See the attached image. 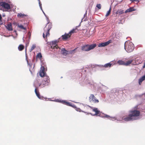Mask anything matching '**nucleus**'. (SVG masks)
Masks as SVG:
<instances>
[{
    "instance_id": "obj_17",
    "label": "nucleus",
    "mask_w": 145,
    "mask_h": 145,
    "mask_svg": "<svg viewBox=\"0 0 145 145\" xmlns=\"http://www.w3.org/2000/svg\"><path fill=\"white\" fill-rule=\"evenodd\" d=\"M89 51L93 49L96 46V44H88Z\"/></svg>"
},
{
    "instance_id": "obj_28",
    "label": "nucleus",
    "mask_w": 145,
    "mask_h": 145,
    "mask_svg": "<svg viewBox=\"0 0 145 145\" xmlns=\"http://www.w3.org/2000/svg\"><path fill=\"white\" fill-rule=\"evenodd\" d=\"M36 47V45L35 44H33L32 45L29 51L30 52H31Z\"/></svg>"
},
{
    "instance_id": "obj_49",
    "label": "nucleus",
    "mask_w": 145,
    "mask_h": 145,
    "mask_svg": "<svg viewBox=\"0 0 145 145\" xmlns=\"http://www.w3.org/2000/svg\"><path fill=\"white\" fill-rule=\"evenodd\" d=\"M12 36L14 38V37L13 36Z\"/></svg>"
},
{
    "instance_id": "obj_22",
    "label": "nucleus",
    "mask_w": 145,
    "mask_h": 145,
    "mask_svg": "<svg viewBox=\"0 0 145 145\" xmlns=\"http://www.w3.org/2000/svg\"><path fill=\"white\" fill-rule=\"evenodd\" d=\"M133 61V59H131L127 61L126 63H125V65L126 66H128Z\"/></svg>"
},
{
    "instance_id": "obj_19",
    "label": "nucleus",
    "mask_w": 145,
    "mask_h": 145,
    "mask_svg": "<svg viewBox=\"0 0 145 145\" xmlns=\"http://www.w3.org/2000/svg\"><path fill=\"white\" fill-rule=\"evenodd\" d=\"M70 37V35H69V34L65 33L64 35H62L61 36L63 40H66L67 39L68 37Z\"/></svg>"
},
{
    "instance_id": "obj_15",
    "label": "nucleus",
    "mask_w": 145,
    "mask_h": 145,
    "mask_svg": "<svg viewBox=\"0 0 145 145\" xmlns=\"http://www.w3.org/2000/svg\"><path fill=\"white\" fill-rule=\"evenodd\" d=\"M38 1H39V6L40 7V8L41 9V10H42V12H43V13L44 14V16H46V19L47 20V21L48 22H49V19L48 18V17L45 14V13L42 10V4L40 3V0H38Z\"/></svg>"
},
{
    "instance_id": "obj_40",
    "label": "nucleus",
    "mask_w": 145,
    "mask_h": 145,
    "mask_svg": "<svg viewBox=\"0 0 145 145\" xmlns=\"http://www.w3.org/2000/svg\"><path fill=\"white\" fill-rule=\"evenodd\" d=\"M123 13V11H121L119 12V13L120 14H122Z\"/></svg>"
},
{
    "instance_id": "obj_47",
    "label": "nucleus",
    "mask_w": 145,
    "mask_h": 145,
    "mask_svg": "<svg viewBox=\"0 0 145 145\" xmlns=\"http://www.w3.org/2000/svg\"><path fill=\"white\" fill-rule=\"evenodd\" d=\"M1 18H2V17H1V15L0 14V20H1Z\"/></svg>"
},
{
    "instance_id": "obj_26",
    "label": "nucleus",
    "mask_w": 145,
    "mask_h": 145,
    "mask_svg": "<svg viewBox=\"0 0 145 145\" xmlns=\"http://www.w3.org/2000/svg\"><path fill=\"white\" fill-rule=\"evenodd\" d=\"M74 105L75 106V107H73L74 108H76L75 109L77 111H78L80 112H84L85 113H86V112H85L82 110L80 108H76V106L75 105Z\"/></svg>"
},
{
    "instance_id": "obj_8",
    "label": "nucleus",
    "mask_w": 145,
    "mask_h": 145,
    "mask_svg": "<svg viewBox=\"0 0 145 145\" xmlns=\"http://www.w3.org/2000/svg\"><path fill=\"white\" fill-rule=\"evenodd\" d=\"M104 118H106L112 120V121H114L115 120H116L118 121H119V122H121L122 120H121L115 117H110L109 115H108L106 114H105L104 116L103 117Z\"/></svg>"
},
{
    "instance_id": "obj_18",
    "label": "nucleus",
    "mask_w": 145,
    "mask_h": 145,
    "mask_svg": "<svg viewBox=\"0 0 145 145\" xmlns=\"http://www.w3.org/2000/svg\"><path fill=\"white\" fill-rule=\"evenodd\" d=\"M145 80V75L142 76L138 80V83L140 85L142 82Z\"/></svg>"
},
{
    "instance_id": "obj_24",
    "label": "nucleus",
    "mask_w": 145,
    "mask_h": 145,
    "mask_svg": "<svg viewBox=\"0 0 145 145\" xmlns=\"http://www.w3.org/2000/svg\"><path fill=\"white\" fill-rule=\"evenodd\" d=\"M17 16L18 17L22 18L24 16H27V15L24 14H22L21 13H18L17 15Z\"/></svg>"
},
{
    "instance_id": "obj_38",
    "label": "nucleus",
    "mask_w": 145,
    "mask_h": 145,
    "mask_svg": "<svg viewBox=\"0 0 145 145\" xmlns=\"http://www.w3.org/2000/svg\"><path fill=\"white\" fill-rule=\"evenodd\" d=\"M131 1H132V2H133L134 1H136L137 2V3H138L139 1L138 0H130Z\"/></svg>"
},
{
    "instance_id": "obj_23",
    "label": "nucleus",
    "mask_w": 145,
    "mask_h": 145,
    "mask_svg": "<svg viewBox=\"0 0 145 145\" xmlns=\"http://www.w3.org/2000/svg\"><path fill=\"white\" fill-rule=\"evenodd\" d=\"M117 63L119 65H125V62L122 60H119L117 62Z\"/></svg>"
},
{
    "instance_id": "obj_10",
    "label": "nucleus",
    "mask_w": 145,
    "mask_h": 145,
    "mask_svg": "<svg viewBox=\"0 0 145 145\" xmlns=\"http://www.w3.org/2000/svg\"><path fill=\"white\" fill-rule=\"evenodd\" d=\"M93 111L95 112V114H92L91 113H90L92 116H101L100 112L98 109L97 108H94L93 109Z\"/></svg>"
},
{
    "instance_id": "obj_34",
    "label": "nucleus",
    "mask_w": 145,
    "mask_h": 145,
    "mask_svg": "<svg viewBox=\"0 0 145 145\" xmlns=\"http://www.w3.org/2000/svg\"><path fill=\"white\" fill-rule=\"evenodd\" d=\"M96 7H97L99 9H100L101 8V6L100 4H97V5Z\"/></svg>"
},
{
    "instance_id": "obj_27",
    "label": "nucleus",
    "mask_w": 145,
    "mask_h": 145,
    "mask_svg": "<svg viewBox=\"0 0 145 145\" xmlns=\"http://www.w3.org/2000/svg\"><path fill=\"white\" fill-rule=\"evenodd\" d=\"M25 57H26V60L27 61V63L28 65H29L30 66V67H31L32 64H31L29 63H28V61L27 59V54L26 53V50H25Z\"/></svg>"
},
{
    "instance_id": "obj_9",
    "label": "nucleus",
    "mask_w": 145,
    "mask_h": 145,
    "mask_svg": "<svg viewBox=\"0 0 145 145\" xmlns=\"http://www.w3.org/2000/svg\"><path fill=\"white\" fill-rule=\"evenodd\" d=\"M89 100L90 102L94 103H98L99 102V100L96 99L93 94H91L89 97Z\"/></svg>"
},
{
    "instance_id": "obj_39",
    "label": "nucleus",
    "mask_w": 145,
    "mask_h": 145,
    "mask_svg": "<svg viewBox=\"0 0 145 145\" xmlns=\"http://www.w3.org/2000/svg\"><path fill=\"white\" fill-rule=\"evenodd\" d=\"M87 11L86 10V13H85L84 14V18H83V19H84V18H85V17L86 16V15H87Z\"/></svg>"
},
{
    "instance_id": "obj_25",
    "label": "nucleus",
    "mask_w": 145,
    "mask_h": 145,
    "mask_svg": "<svg viewBox=\"0 0 145 145\" xmlns=\"http://www.w3.org/2000/svg\"><path fill=\"white\" fill-rule=\"evenodd\" d=\"M24 46L22 44L20 45L18 47V49L20 51L22 50L24 48Z\"/></svg>"
},
{
    "instance_id": "obj_6",
    "label": "nucleus",
    "mask_w": 145,
    "mask_h": 145,
    "mask_svg": "<svg viewBox=\"0 0 145 145\" xmlns=\"http://www.w3.org/2000/svg\"><path fill=\"white\" fill-rule=\"evenodd\" d=\"M0 5L2 7L4 8L7 9V11L10 9V5L8 3L5 2H0Z\"/></svg>"
},
{
    "instance_id": "obj_30",
    "label": "nucleus",
    "mask_w": 145,
    "mask_h": 145,
    "mask_svg": "<svg viewBox=\"0 0 145 145\" xmlns=\"http://www.w3.org/2000/svg\"><path fill=\"white\" fill-rule=\"evenodd\" d=\"M36 95L40 99H42L43 98V97L42 96H40V94L39 93H37L36 94Z\"/></svg>"
},
{
    "instance_id": "obj_4",
    "label": "nucleus",
    "mask_w": 145,
    "mask_h": 145,
    "mask_svg": "<svg viewBox=\"0 0 145 145\" xmlns=\"http://www.w3.org/2000/svg\"><path fill=\"white\" fill-rule=\"evenodd\" d=\"M51 101H55L56 102H58L59 103H63V104L65 105H66L69 106H71L72 107H75V106L74 105H72L71 103H70L69 102H68L67 101H66L65 100H60L58 99H57L56 100V101L54 100H50Z\"/></svg>"
},
{
    "instance_id": "obj_44",
    "label": "nucleus",
    "mask_w": 145,
    "mask_h": 145,
    "mask_svg": "<svg viewBox=\"0 0 145 145\" xmlns=\"http://www.w3.org/2000/svg\"><path fill=\"white\" fill-rule=\"evenodd\" d=\"M2 24H3V22L1 20H0V25H1Z\"/></svg>"
},
{
    "instance_id": "obj_1",
    "label": "nucleus",
    "mask_w": 145,
    "mask_h": 145,
    "mask_svg": "<svg viewBox=\"0 0 145 145\" xmlns=\"http://www.w3.org/2000/svg\"><path fill=\"white\" fill-rule=\"evenodd\" d=\"M140 113V112L138 110H131L130 111L128 116H124L121 119L126 121L136 120L138 119Z\"/></svg>"
},
{
    "instance_id": "obj_45",
    "label": "nucleus",
    "mask_w": 145,
    "mask_h": 145,
    "mask_svg": "<svg viewBox=\"0 0 145 145\" xmlns=\"http://www.w3.org/2000/svg\"><path fill=\"white\" fill-rule=\"evenodd\" d=\"M2 16L3 17H5V14H2Z\"/></svg>"
},
{
    "instance_id": "obj_35",
    "label": "nucleus",
    "mask_w": 145,
    "mask_h": 145,
    "mask_svg": "<svg viewBox=\"0 0 145 145\" xmlns=\"http://www.w3.org/2000/svg\"><path fill=\"white\" fill-rule=\"evenodd\" d=\"M37 56L39 58H41V57H42L41 54L40 53H38L37 54Z\"/></svg>"
},
{
    "instance_id": "obj_37",
    "label": "nucleus",
    "mask_w": 145,
    "mask_h": 145,
    "mask_svg": "<svg viewBox=\"0 0 145 145\" xmlns=\"http://www.w3.org/2000/svg\"><path fill=\"white\" fill-rule=\"evenodd\" d=\"M83 19V18H82V20H81V22H80V23L79 24V25L78 26H76V29H77V28L79 27L81 25V23L82 22V20Z\"/></svg>"
},
{
    "instance_id": "obj_7",
    "label": "nucleus",
    "mask_w": 145,
    "mask_h": 145,
    "mask_svg": "<svg viewBox=\"0 0 145 145\" xmlns=\"http://www.w3.org/2000/svg\"><path fill=\"white\" fill-rule=\"evenodd\" d=\"M59 42V40H56L52 41L50 43L51 48L54 49H57L59 48L57 46V43Z\"/></svg>"
},
{
    "instance_id": "obj_3",
    "label": "nucleus",
    "mask_w": 145,
    "mask_h": 145,
    "mask_svg": "<svg viewBox=\"0 0 145 145\" xmlns=\"http://www.w3.org/2000/svg\"><path fill=\"white\" fill-rule=\"evenodd\" d=\"M51 27V24H49L48 22L44 29V32L46 34V37L49 35V31Z\"/></svg>"
},
{
    "instance_id": "obj_36",
    "label": "nucleus",
    "mask_w": 145,
    "mask_h": 145,
    "mask_svg": "<svg viewBox=\"0 0 145 145\" xmlns=\"http://www.w3.org/2000/svg\"><path fill=\"white\" fill-rule=\"evenodd\" d=\"M86 84L89 86L92 85V84L91 82H90L89 81H87V82L86 83Z\"/></svg>"
},
{
    "instance_id": "obj_16",
    "label": "nucleus",
    "mask_w": 145,
    "mask_h": 145,
    "mask_svg": "<svg viewBox=\"0 0 145 145\" xmlns=\"http://www.w3.org/2000/svg\"><path fill=\"white\" fill-rule=\"evenodd\" d=\"M44 79V82H46L47 85H48L50 82L49 78L48 76H45Z\"/></svg>"
},
{
    "instance_id": "obj_41",
    "label": "nucleus",
    "mask_w": 145,
    "mask_h": 145,
    "mask_svg": "<svg viewBox=\"0 0 145 145\" xmlns=\"http://www.w3.org/2000/svg\"><path fill=\"white\" fill-rule=\"evenodd\" d=\"M45 33L44 32V33H43V37L44 38L45 37Z\"/></svg>"
},
{
    "instance_id": "obj_42",
    "label": "nucleus",
    "mask_w": 145,
    "mask_h": 145,
    "mask_svg": "<svg viewBox=\"0 0 145 145\" xmlns=\"http://www.w3.org/2000/svg\"><path fill=\"white\" fill-rule=\"evenodd\" d=\"M28 35L29 37V38H30V36H31V33H30V32H29L28 33Z\"/></svg>"
},
{
    "instance_id": "obj_5",
    "label": "nucleus",
    "mask_w": 145,
    "mask_h": 145,
    "mask_svg": "<svg viewBox=\"0 0 145 145\" xmlns=\"http://www.w3.org/2000/svg\"><path fill=\"white\" fill-rule=\"evenodd\" d=\"M114 63L113 64L110 62L109 63H106L104 65H98L99 67L102 69V70H104V68H110L113 65Z\"/></svg>"
},
{
    "instance_id": "obj_48",
    "label": "nucleus",
    "mask_w": 145,
    "mask_h": 145,
    "mask_svg": "<svg viewBox=\"0 0 145 145\" xmlns=\"http://www.w3.org/2000/svg\"><path fill=\"white\" fill-rule=\"evenodd\" d=\"M86 20H87L86 19V18H85V19L84 20V21H86Z\"/></svg>"
},
{
    "instance_id": "obj_14",
    "label": "nucleus",
    "mask_w": 145,
    "mask_h": 145,
    "mask_svg": "<svg viewBox=\"0 0 145 145\" xmlns=\"http://www.w3.org/2000/svg\"><path fill=\"white\" fill-rule=\"evenodd\" d=\"M6 28L9 31H12L13 30L12 24L11 23H9L7 25H5Z\"/></svg>"
},
{
    "instance_id": "obj_31",
    "label": "nucleus",
    "mask_w": 145,
    "mask_h": 145,
    "mask_svg": "<svg viewBox=\"0 0 145 145\" xmlns=\"http://www.w3.org/2000/svg\"><path fill=\"white\" fill-rule=\"evenodd\" d=\"M111 9V8H110L109 10L108 11L106 14V15H105L106 16H108L109 15V14L110 13Z\"/></svg>"
},
{
    "instance_id": "obj_32",
    "label": "nucleus",
    "mask_w": 145,
    "mask_h": 145,
    "mask_svg": "<svg viewBox=\"0 0 145 145\" xmlns=\"http://www.w3.org/2000/svg\"><path fill=\"white\" fill-rule=\"evenodd\" d=\"M75 29H72V30H71L68 34H69V35H70L71 36L72 33H73L74 32Z\"/></svg>"
},
{
    "instance_id": "obj_13",
    "label": "nucleus",
    "mask_w": 145,
    "mask_h": 145,
    "mask_svg": "<svg viewBox=\"0 0 145 145\" xmlns=\"http://www.w3.org/2000/svg\"><path fill=\"white\" fill-rule=\"evenodd\" d=\"M81 50H82L88 52L89 51L88 44H86L83 46L81 47Z\"/></svg>"
},
{
    "instance_id": "obj_2",
    "label": "nucleus",
    "mask_w": 145,
    "mask_h": 145,
    "mask_svg": "<svg viewBox=\"0 0 145 145\" xmlns=\"http://www.w3.org/2000/svg\"><path fill=\"white\" fill-rule=\"evenodd\" d=\"M134 44L131 42L127 41L124 43V49L127 52H131L134 49Z\"/></svg>"
},
{
    "instance_id": "obj_20",
    "label": "nucleus",
    "mask_w": 145,
    "mask_h": 145,
    "mask_svg": "<svg viewBox=\"0 0 145 145\" xmlns=\"http://www.w3.org/2000/svg\"><path fill=\"white\" fill-rule=\"evenodd\" d=\"M135 10V9L133 7H131L127 9L125 12V13H126L128 12H131L132 11H134Z\"/></svg>"
},
{
    "instance_id": "obj_29",
    "label": "nucleus",
    "mask_w": 145,
    "mask_h": 145,
    "mask_svg": "<svg viewBox=\"0 0 145 145\" xmlns=\"http://www.w3.org/2000/svg\"><path fill=\"white\" fill-rule=\"evenodd\" d=\"M48 85H47L46 82H44L42 85L40 84V87L42 88L43 87H44L46 86H47Z\"/></svg>"
},
{
    "instance_id": "obj_11",
    "label": "nucleus",
    "mask_w": 145,
    "mask_h": 145,
    "mask_svg": "<svg viewBox=\"0 0 145 145\" xmlns=\"http://www.w3.org/2000/svg\"><path fill=\"white\" fill-rule=\"evenodd\" d=\"M45 68L44 67L42 66L40 68V70L39 72V75L41 77L45 76L46 74L44 72Z\"/></svg>"
},
{
    "instance_id": "obj_43",
    "label": "nucleus",
    "mask_w": 145,
    "mask_h": 145,
    "mask_svg": "<svg viewBox=\"0 0 145 145\" xmlns=\"http://www.w3.org/2000/svg\"><path fill=\"white\" fill-rule=\"evenodd\" d=\"M35 92L36 94V93H38L37 92V91L36 89H35Z\"/></svg>"
},
{
    "instance_id": "obj_21",
    "label": "nucleus",
    "mask_w": 145,
    "mask_h": 145,
    "mask_svg": "<svg viewBox=\"0 0 145 145\" xmlns=\"http://www.w3.org/2000/svg\"><path fill=\"white\" fill-rule=\"evenodd\" d=\"M62 53L64 55L66 56L68 54V51L65 48H63L61 50Z\"/></svg>"
},
{
    "instance_id": "obj_50",
    "label": "nucleus",
    "mask_w": 145,
    "mask_h": 145,
    "mask_svg": "<svg viewBox=\"0 0 145 145\" xmlns=\"http://www.w3.org/2000/svg\"><path fill=\"white\" fill-rule=\"evenodd\" d=\"M143 94H145V93L143 94L142 95H143Z\"/></svg>"
},
{
    "instance_id": "obj_46",
    "label": "nucleus",
    "mask_w": 145,
    "mask_h": 145,
    "mask_svg": "<svg viewBox=\"0 0 145 145\" xmlns=\"http://www.w3.org/2000/svg\"><path fill=\"white\" fill-rule=\"evenodd\" d=\"M4 36L5 37H10V35H9V36H6V35H4Z\"/></svg>"
},
{
    "instance_id": "obj_12",
    "label": "nucleus",
    "mask_w": 145,
    "mask_h": 145,
    "mask_svg": "<svg viewBox=\"0 0 145 145\" xmlns=\"http://www.w3.org/2000/svg\"><path fill=\"white\" fill-rule=\"evenodd\" d=\"M110 42V40H109L106 42L100 43L99 44L98 46L100 47L105 46L108 45Z\"/></svg>"
},
{
    "instance_id": "obj_33",
    "label": "nucleus",
    "mask_w": 145,
    "mask_h": 145,
    "mask_svg": "<svg viewBox=\"0 0 145 145\" xmlns=\"http://www.w3.org/2000/svg\"><path fill=\"white\" fill-rule=\"evenodd\" d=\"M18 27L19 28H20L21 29H24V30H26V28L25 27H24L23 25H20L18 26Z\"/></svg>"
}]
</instances>
